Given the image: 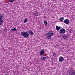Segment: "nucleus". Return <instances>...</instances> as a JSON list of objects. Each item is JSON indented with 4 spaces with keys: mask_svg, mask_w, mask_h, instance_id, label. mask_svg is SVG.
Returning <instances> with one entry per match:
<instances>
[{
    "mask_svg": "<svg viewBox=\"0 0 75 75\" xmlns=\"http://www.w3.org/2000/svg\"><path fill=\"white\" fill-rule=\"evenodd\" d=\"M63 38H64V39L66 40V39L68 38V36L66 35H64V36H63Z\"/></svg>",
    "mask_w": 75,
    "mask_h": 75,
    "instance_id": "9d476101",
    "label": "nucleus"
},
{
    "mask_svg": "<svg viewBox=\"0 0 75 75\" xmlns=\"http://www.w3.org/2000/svg\"><path fill=\"white\" fill-rule=\"evenodd\" d=\"M42 58V57H41V58Z\"/></svg>",
    "mask_w": 75,
    "mask_h": 75,
    "instance_id": "412c9836",
    "label": "nucleus"
},
{
    "mask_svg": "<svg viewBox=\"0 0 75 75\" xmlns=\"http://www.w3.org/2000/svg\"><path fill=\"white\" fill-rule=\"evenodd\" d=\"M60 20V21H62L63 20H64V18H61L60 19H59Z\"/></svg>",
    "mask_w": 75,
    "mask_h": 75,
    "instance_id": "dca6fc26",
    "label": "nucleus"
},
{
    "mask_svg": "<svg viewBox=\"0 0 75 75\" xmlns=\"http://www.w3.org/2000/svg\"><path fill=\"white\" fill-rule=\"evenodd\" d=\"M63 22L65 24H69V21L68 20V19H65L63 21Z\"/></svg>",
    "mask_w": 75,
    "mask_h": 75,
    "instance_id": "39448f33",
    "label": "nucleus"
},
{
    "mask_svg": "<svg viewBox=\"0 0 75 75\" xmlns=\"http://www.w3.org/2000/svg\"><path fill=\"white\" fill-rule=\"evenodd\" d=\"M54 33L52 31H50L46 35H47L46 37L47 39H50L51 38V37L54 36Z\"/></svg>",
    "mask_w": 75,
    "mask_h": 75,
    "instance_id": "f257e3e1",
    "label": "nucleus"
},
{
    "mask_svg": "<svg viewBox=\"0 0 75 75\" xmlns=\"http://www.w3.org/2000/svg\"><path fill=\"white\" fill-rule=\"evenodd\" d=\"M53 56H55V55H56V54H55V53L54 52V53H53Z\"/></svg>",
    "mask_w": 75,
    "mask_h": 75,
    "instance_id": "aec40b11",
    "label": "nucleus"
},
{
    "mask_svg": "<svg viewBox=\"0 0 75 75\" xmlns=\"http://www.w3.org/2000/svg\"><path fill=\"white\" fill-rule=\"evenodd\" d=\"M56 30H57V31H58L59 30H60V29H61V27H60L56 25Z\"/></svg>",
    "mask_w": 75,
    "mask_h": 75,
    "instance_id": "6e6552de",
    "label": "nucleus"
},
{
    "mask_svg": "<svg viewBox=\"0 0 75 75\" xmlns=\"http://www.w3.org/2000/svg\"><path fill=\"white\" fill-rule=\"evenodd\" d=\"M66 30L63 28L61 29L60 30V34H64L65 33Z\"/></svg>",
    "mask_w": 75,
    "mask_h": 75,
    "instance_id": "20e7f679",
    "label": "nucleus"
},
{
    "mask_svg": "<svg viewBox=\"0 0 75 75\" xmlns=\"http://www.w3.org/2000/svg\"><path fill=\"white\" fill-rule=\"evenodd\" d=\"M74 70L72 69H71L70 71L71 72V73L74 72Z\"/></svg>",
    "mask_w": 75,
    "mask_h": 75,
    "instance_id": "6ab92c4d",
    "label": "nucleus"
},
{
    "mask_svg": "<svg viewBox=\"0 0 75 75\" xmlns=\"http://www.w3.org/2000/svg\"><path fill=\"white\" fill-rule=\"evenodd\" d=\"M9 1L10 3H13L14 2V0H9Z\"/></svg>",
    "mask_w": 75,
    "mask_h": 75,
    "instance_id": "f3484780",
    "label": "nucleus"
},
{
    "mask_svg": "<svg viewBox=\"0 0 75 75\" xmlns=\"http://www.w3.org/2000/svg\"><path fill=\"white\" fill-rule=\"evenodd\" d=\"M45 53V52L43 50H41L40 52V56H43Z\"/></svg>",
    "mask_w": 75,
    "mask_h": 75,
    "instance_id": "423d86ee",
    "label": "nucleus"
},
{
    "mask_svg": "<svg viewBox=\"0 0 75 75\" xmlns=\"http://www.w3.org/2000/svg\"><path fill=\"white\" fill-rule=\"evenodd\" d=\"M28 32L30 35H34V33L31 30L29 31Z\"/></svg>",
    "mask_w": 75,
    "mask_h": 75,
    "instance_id": "1a4fd4ad",
    "label": "nucleus"
},
{
    "mask_svg": "<svg viewBox=\"0 0 75 75\" xmlns=\"http://www.w3.org/2000/svg\"><path fill=\"white\" fill-rule=\"evenodd\" d=\"M34 15H35L36 17H37V16H38V13L37 12H35L34 13Z\"/></svg>",
    "mask_w": 75,
    "mask_h": 75,
    "instance_id": "9b49d317",
    "label": "nucleus"
},
{
    "mask_svg": "<svg viewBox=\"0 0 75 75\" xmlns=\"http://www.w3.org/2000/svg\"><path fill=\"white\" fill-rule=\"evenodd\" d=\"M45 58H46V57H43L42 59L43 61H44V60H45Z\"/></svg>",
    "mask_w": 75,
    "mask_h": 75,
    "instance_id": "a211bd4d",
    "label": "nucleus"
},
{
    "mask_svg": "<svg viewBox=\"0 0 75 75\" xmlns=\"http://www.w3.org/2000/svg\"><path fill=\"white\" fill-rule=\"evenodd\" d=\"M21 35L25 37V38H28L29 37V34L27 32H25L24 31L22 32L21 33Z\"/></svg>",
    "mask_w": 75,
    "mask_h": 75,
    "instance_id": "7ed1b4c3",
    "label": "nucleus"
},
{
    "mask_svg": "<svg viewBox=\"0 0 75 75\" xmlns=\"http://www.w3.org/2000/svg\"><path fill=\"white\" fill-rule=\"evenodd\" d=\"M27 18H25V19L24 20V23H27Z\"/></svg>",
    "mask_w": 75,
    "mask_h": 75,
    "instance_id": "f8f14e48",
    "label": "nucleus"
},
{
    "mask_svg": "<svg viewBox=\"0 0 75 75\" xmlns=\"http://www.w3.org/2000/svg\"><path fill=\"white\" fill-rule=\"evenodd\" d=\"M70 74H72V75H75V71H74L73 72L71 73Z\"/></svg>",
    "mask_w": 75,
    "mask_h": 75,
    "instance_id": "ddd939ff",
    "label": "nucleus"
},
{
    "mask_svg": "<svg viewBox=\"0 0 75 75\" xmlns=\"http://www.w3.org/2000/svg\"><path fill=\"white\" fill-rule=\"evenodd\" d=\"M59 62H63V61H64V58H63V57H61L59 58Z\"/></svg>",
    "mask_w": 75,
    "mask_h": 75,
    "instance_id": "0eeeda50",
    "label": "nucleus"
},
{
    "mask_svg": "<svg viewBox=\"0 0 75 75\" xmlns=\"http://www.w3.org/2000/svg\"><path fill=\"white\" fill-rule=\"evenodd\" d=\"M4 17V16L2 13H0V25H3V18Z\"/></svg>",
    "mask_w": 75,
    "mask_h": 75,
    "instance_id": "f03ea898",
    "label": "nucleus"
},
{
    "mask_svg": "<svg viewBox=\"0 0 75 75\" xmlns=\"http://www.w3.org/2000/svg\"><path fill=\"white\" fill-rule=\"evenodd\" d=\"M45 25H47V21L45 20L44 22Z\"/></svg>",
    "mask_w": 75,
    "mask_h": 75,
    "instance_id": "2eb2a0df",
    "label": "nucleus"
},
{
    "mask_svg": "<svg viewBox=\"0 0 75 75\" xmlns=\"http://www.w3.org/2000/svg\"><path fill=\"white\" fill-rule=\"evenodd\" d=\"M11 31H17V29L16 28H12L11 29Z\"/></svg>",
    "mask_w": 75,
    "mask_h": 75,
    "instance_id": "4468645a",
    "label": "nucleus"
}]
</instances>
